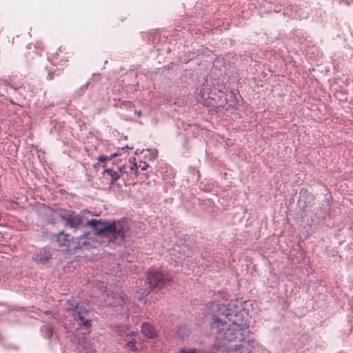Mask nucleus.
Instances as JSON below:
<instances>
[{
	"label": "nucleus",
	"mask_w": 353,
	"mask_h": 353,
	"mask_svg": "<svg viewBox=\"0 0 353 353\" xmlns=\"http://www.w3.org/2000/svg\"><path fill=\"white\" fill-rule=\"evenodd\" d=\"M211 327L215 337V346L218 350L225 352L230 344L244 339L246 331L232 319L231 310L225 304H216Z\"/></svg>",
	"instance_id": "nucleus-1"
},
{
	"label": "nucleus",
	"mask_w": 353,
	"mask_h": 353,
	"mask_svg": "<svg viewBox=\"0 0 353 353\" xmlns=\"http://www.w3.org/2000/svg\"><path fill=\"white\" fill-rule=\"evenodd\" d=\"M87 224L94 228L97 239H105L101 243L107 245L111 243L121 245L128 235V227L124 221L111 222L92 219Z\"/></svg>",
	"instance_id": "nucleus-2"
},
{
	"label": "nucleus",
	"mask_w": 353,
	"mask_h": 353,
	"mask_svg": "<svg viewBox=\"0 0 353 353\" xmlns=\"http://www.w3.org/2000/svg\"><path fill=\"white\" fill-rule=\"evenodd\" d=\"M90 234H84L79 237H71L69 234L60 232L57 236V242L61 247H65L69 252H75L77 250L89 249L92 247Z\"/></svg>",
	"instance_id": "nucleus-3"
},
{
	"label": "nucleus",
	"mask_w": 353,
	"mask_h": 353,
	"mask_svg": "<svg viewBox=\"0 0 353 353\" xmlns=\"http://www.w3.org/2000/svg\"><path fill=\"white\" fill-rule=\"evenodd\" d=\"M65 309L68 311L74 310V313L73 314L74 319L77 321H79V325L80 327H83L85 331L83 332V334H86L90 333L91 323L90 320L84 319L83 314L88 312L85 308L83 310L81 307H79L74 299H70L65 303Z\"/></svg>",
	"instance_id": "nucleus-4"
},
{
	"label": "nucleus",
	"mask_w": 353,
	"mask_h": 353,
	"mask_svg": "<svg viewBox=\"0 0 353 353\" xmlns=\"http://www.w3.org/2000/svg\"><path fill=\"white\" fill-rule=\"evenodd\" d=\"M148 280L151 288L161 290L172 281V275L168 272L152 269L148 271Z\"/></svg>",
	"instance_id": "nucleus-5"
},
{
	"label": "nucleus",
	"mask_w": 353,
	"mask_h": 353,
	"mask_svg": "<svg viewBox=\"0 0 353 353\" xmlns=\"http://www.w3.org/2000/svg\"><path fill=\"white\" fill-rule=\"evenodd\" d=\"M59 215L64 221L65 225L70 228H77L83 224V217L74 211L61 210Z\"/></svg>",
	"instance_id": "nucleus-6"
},
{
	"label": "nucleus",
	"mask_w": 353,
	"mask_h": 353,
	"mask_svg": "<svg viewBox=\"0 0 353 353\" xmlns=\"http://www.w3.org/2000/svg\"><path fill=\"white\" fill-rule=\"evenodd\" d=\"M239 342L238 344L230 345L227 351L229 353H251L256 348L254 339H248L247 341L244 339Z\"/></svg>",
	"instance_id": "nucleus-7"
},
{
	"label": "nucleus",
	"mask_w": 353,
	"mask_h": 353,
	"mask_svg": "<svg viewBox=\"0 0 353 353\" xmlns=\"http://www.w3.org/2000/svg\"><path fill=\"white\" fill-rule=\"evenodd\" d=\"M121 174H127L130 176H137L139 174L138 162L134 157L130 158L125 163L119 168Z\"/></svg>",
	"instance_id": "nucleus-8"
},
{
	"label": "nucleus",
	"mask_w": 353,
	"mask_h": 353,
	"mask_svg": "<svg viewBox=\"0 0 353 353\" xmlns=\"http://www.w3.org/2000/svg\"><path fill=\"white\" fill-rule=\"evenodd\" d=\"M211 88L205 86L200 90L198 94V101L205 105L210 106L213 105L214 99L210 97Z\"/></svg>",
	"instance_id": "nucleus-9"
},
{
	"label": "nucleus",
	"mask_w": 353,
	"mask_h": 353,
	"mask_svg": "<svg viewBox=\"0 0 353 353\" xmlns=\"http://www.w3.org/2000/svg\"><path fill=\"white\" fill-rule=\"evenodd\" d=\"M52 257V251L50 248H42L34 256L33 259L40 263L48 262Z\"/></svg>",
	"instance_id": "nucleus-10"
},
{
	"label": "nucleus",
	"mask_w": 353,
	"mask_h": 353,
	"mask_svg": "<svg viewBox=\"0 0 353 353\" xmlns=\"http://www.w3.org/2000/svg\"><path fill=\"white\" fill-rule=\"evenodd\" d=\"M142 334L148 339H155L158 337V332L154 326L150 323L145 322L141 325Z\"/></svg>",
	"instance_id": "nucleus-11"
},
{
	"label": "nucleus",
	"mask_w": 353,
	"mask_h": 353,
	"mask_svg": "<svg viewBox=\"0 0 353 353\" xmlns=\"http://www.w3.org/2000/svg\"><path fill=\"white\" fill-rule=\"evenodd\" d=\"M103 174L110 180V184L111 185H114L117 181L122 175L121 172H120L119 168L117 170L114 168L107 169L104 171Z\"/></svg>",
	"instance_id": "nucleus-12"
},
{
	"label": "nucleus",
	"mask_w": 353,
	"mask_h": 353,
	"mask_svg": "<svg viewBox=\"0 0 353 353\" xmlns=\"http://www.w3.org/2000/svg\"><path fill=\"white\" fill-rule=\"evenodd\" d=\"M132 336H138V334L137 332H132L130 335H127V337H128L129 339H128V341L126 344V346L130 350L137 351V341L136 339H134V338L130 339V337Z\"/></svg>",
	"instance_id": "nucleus-13"
},
{
	"label": "nucleus",
	"mask_w": 353,
	"mask_h": 353,
	"mask_svg": "<svg viewBox=\"0 0 353 353\" xmlns=\"http://www.w3.org/2000/svg\"><path fill=\"white\" fill-rule=\"evenodd\" d=\"M43 330L46 332V335L48 338L52 336L53 331L51 327L48 325H45L43 327Z\"/></svg>",
	"instance_id": "nucleus-14"
},
{
	"label": "nucleus",
	"mask_w": 353,
	"mask_h": 353,
	"mask_svg": "<svg viewBox=\"0 0 353 353\" xmlns=\"http://www.w3.org/2000/svg\"><path fill=\"white\" fill-rule=\"evenodd\" d=\"M148 166H149V165L146 162H143V161H141L138 162L139 170H146L147 168H148Z\"/></svg>",
	"instance_id": "nucleus-15"
},
{
	"label": "nucleus",
	"mask_w": 353,
	"mask_h": 353,
	"mask_svg": "<svg viewBox=\"0 0 353 353\" xmlns=\"http://www.w3.org/2000/svg\"><path fill=\"white\" fill-rule=\"evenodd\" d=\"M108 159V157L107 156H100L98 158V160L101 162H105L106 160Z\"/></svg>",
	"instance_id": "nucleus-16"
},
{
	"label": "nucleus",
	"mask_w": 353,
	"mask_h": 353,
	"mask_svg": "<svg viewBox=\"0 0 353 353\" xmlns=\"http://www.w3.org/2000/svg\"><path fill=\"white\" fill-rule=\"evenodd\" d=\"M121 298L123 301H124L127 298V296L123 294V295L121 296Z\"/></svg>",
	"instance_id": "nucleus-17"
},
{
	"label": "nucleus",
	"mask_w": 353,
	"mask_h": 353,
	"mask_svg": "<svg viewBox=\"0 0 353 353\" xmlns=\"http://www.w3.org/2000/svg\"><path fill=\"white\" fill-rule=\"evenodd\" d=\"M141 115V112H138V116H139V117H140Z\"/></svg>",
	"instance_id": "nucleus-18"
}]
</instances>
